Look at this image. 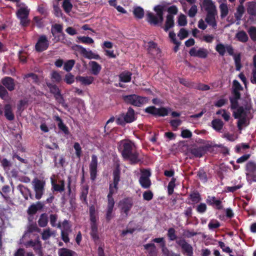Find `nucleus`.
Returning a JSON list of instances; mask_svg holds the SVG:
<instances>
[{"mask_svg": "<svg viewBox=\"0 0 256 256\" xmlns=\"http://www.w3.org/2000/svg\"><path fill=\"white\" fill-rule=\"evenodd\" d=\"M76 252L66 248H61L58 250L59 256H74Z\"/></svg>", "mask_w": 256, "mask_h": 256, "instance_id": "41", "label": "nucleus"}, {"mask_svg": "<svg viewBox=\"0 0 256 256\" xmlns=\"http://www.w3.org/2000/svg\"><path fill=\"white\" fill-rule=\"evenodd\" d=\"M144 246V249L148 251V256H157V250L154 244H147Z\"/></svg>", "mask_w": 256, "mask_h": 256, "instance_id": "29", "label": "nucleus"}, {"mask_svg": "<svg viewBox=\"0 0 256 256\" xmlns=\"http://www.w3.org/2000/svg\"><path fill=\"white\" fill-rule=\"evenodd\" d=\"M44 204L40 202H38L36 204H31L27 210L28 215L33 216L35 214L38 210H42Z\"/></svg>", "mask_w": 256, "mask_h": 256, "instance_id": "21", "label": "nucleus"}, {"mask_svg": "<svg viewBox=\"0 0 256 256\" xmlns=\"http://www.w3.org/2000/svg\"><path fill=\"white\" fill-rule=\"evenodd\" d=\"M153 10L156 14L151 12H147L146 15V20L151 26H160L162 24L164 20V14L165 6L162 4L156 5L154 6Z\"/></svg>", "mask_w": 256, "mask_h": 256, "instance_id": "2", "label": "nucleus"}, {"mask_svg": "<svg viewBox=\"0 0 256 256\" xmlns=\"http://www.w3.org/2000/svg\"><path fill=\"white\" fill-rule=\"evenodd\" d=\"M212 124L214 130L217 132H220L224 126V123L221 120L216 118L212 120Z\"/></svg>", "mask_w": 256, "mask_h": 256, "instance_id": "33", "label": "nucleus"}, {"mask_svg": "<svg viewBox=\"0 0 256 256\" xmlns=\"http://www.w3.org/2000/svg\"><path fill=\"white\" fill-rule=\"evenodd\" d=\"M220 16L222 18H225L228 14V10L227 4L222 3L220 6Z\"/></svg>", "mask_w": 256, "mask_h": 256, "instance_id": "57", "label": "nucleus"}, {"mask_svg": "<svg viewBox=\"0 0 256 256\" xmlns=\"http://www.w3.org/2000/svg\"><path fill=\"white\" fill-rule=\"evenodd\" d=\"M189 198L194 202L197 204L202 200L200 194L198 191H194L189 195Z\"/></svg>", "mask_w": 256, "mask_h": 256, "instance_id": "42", "label": "nucleus"}, {"mask_svg": "<svg viewBox=\"0 0 256 256\" xmlns=\"http://www.w3.org/2000/svg\"><path fill=\"white\" fill-rule=\"evenodd\" d=\"M58 220V216L56 214H50V224L52 227H56L57 226L58 228H61L62 226L60 222H58V224L56 222Z\"/></svg>", "mask_w": 256, "mask_h": 256, "instance_id": "51", "label": "nucleus"}, {"mask_svg": "<svg viewBox=\"0 0 256 256\" xmlns=\"http://www.w3.org/2000/svg\"><path fill=\"white\" fill-rule=\"evenodd\" d=\"M136 94H130L124 96V101L127 103L136 106Z\"/></svg>", "mask_w": 256, "mask_h": 256, "instance_id": "50", "label": "nucleus"}, {"mask_svg": "<svg viewBox=\"0 0 256 256\" xmlns=\"http://www.w3.org/2000/svg\"><path fill=\"white\" fill-rule=\"evenodd\" d=\"M120 149L124 159L129 160L131 164H136L140 161L138 152L134 150L132 144L130 142L122 143Z\"/></svg>", "mask_w": 256, "mask_h": 256, "instance_id": "1", "label": "nucleus"}, {"mask_svg": "<svg viewBox=\"0 0 256 256\" xmlns=\"http://www.w3.org/2000/svg\"><path fill=\"white\" fill-rule=\"evenodd\" d=\"M62 6L66 13L70 12L72 8V4L70 0H64Z\"/></svg>", "mask_w": 256, "mask_h": 256, "instance_id": "54", "label": "nucleus"}, {"mask_svg": "<svg viewBox=\"0 0 256 256\" xmlns=\"http://www.w3.org/2000/svg\"><path fill=\"white\" fill-rule=\"evenodd\" d=\"M248 113L245 112L244 114H242L241 116L236 119H238L237 122V127L238 130H241L242 129V126H248L249 122L246 118Z\"/></svg>", "mask_w": 256, "mask_h": 256, "instance_id": "25", "label": "nucleus"}, {"mask_svg": "<svg viewBox=\"0 0 256 256\" xmlns=\"http://www.w3.org/2000/svg\"><path fill=\"white\" fill-rule=\"evenodd\" d=\"M30 11L28 7H22L16 13L17 18L20 20V24L24 27L28 26L30 23V20L28 19Z\"/></svg>", "mask_w": 256, "mask_h": 256, "instance_id": "8", "label": "nucleus"}, {"mask_svg": "<svg viewBox=\"0 0 256 256\" xmlns=\"http://www.w3.org/2000/svg\"><path fill=\"white\" fill-rule=\"evenodd\" d=\"M51 32L53 36H54L56 33L62 34V36L64 34L62 32V26L60 24H56L52 26Z\"/></svg>", "mask_w": 256, "mask_h": 256, "instance_id": "43", "label": "nucleus"}, {"mask_svg": "<svg viewBox=\"0 0 256 256\" xmlns=\"http://www.w3.org/2000/svg\"><path fill=\"white\" fill-rule=\"evenodd\" d=\"M76 47L78 48V50H80V53L83 54V56L90 60L91 59H95V60H100V56L94 53L92 50L88 51L85 48L80 45H76Z\"/></svg>", "mask_w": 256, "mask_h": 256, "instance_id": "15", "label": "nucleus"}, {"mask_svg": "<svg viewBox=\"0 0 256 256\" xmlns=\"http://www.w3.org/2000/svg\"><path fill=\"white\" fill-rule=\"evenodd\" d=\"M54 120L57 122V125L58 128L62 131L65 134L68 135L70 134L68 127L64 123L58 114L54 115L53 116Z\"/></svg>", "mask_w": 256, "mask_h": 256, "instance_id": "19", "label": "nucleus"}, {"mask_svg": "<svg viewBox=\"0 0 256 256\" xmlns=\"http://www.w3.org/2000/svg\"><path fill=\"white\" fill-rule=\"evenodd\" d=\"M132 73L128 71H124L119 75L120 80L124 82H128L131 81Z\"/></svg>", "mask_w": 256, "mask_h": 256, "instance_id": "32", "label": "nucleus"}, {"mask_svg": "<svg viewBox=\"0 0 256 256\" xmlns=\"http://www.w3.org/2000/svg\"><path fill=\"white\" fill-rule=\"evenodd\" d=\"M2 84L10 91L14 90L15 84L14 80L10 77H6L2 80Z\"/></svg>", "mask_w": 256, "mask_h": 256, "instance_id": "22", "label": "nucleus"}, {"mask_svg": "<svg viewBox=\"0 0 256 256\" xmlns=\"http://www.w3.org/2000/svg\"><path fill=\"white\" fill-rule=\"evenodd\" d=\"M133 14L136 18L142 19L144 16V11L142 7L138 6L134 8Z\"/></svg>", "mask_w": 256, "mask_h": 256, "instance_id": "35", "label": "nucleus"}, {"mask_svg": "<svg viewBox=\"0 0 256 256\" xmlns=\"http://www.w3.org/2000/svg\"><path fill=\"white\" fill-rule=\"evenodd\" d=\"M2 166L4 168V170L8 173L10 170V167L12 166V163L6 158H4L1 160Z\"/></svg>", "mask_w": 256, "mask_h": 256, "instance_id": "61", "label": "nucleus"}, {"mask_svg": "<svg viewBox=\"0 0 256 256\" xmlns=\"http://www.w3.org/2000/svg\"><path fill=\"white\" fill-rule=\"evenodd\" d=\"M206 202L208 206H212L216 210H222L224 208L222 201L214 196H208Z\"/></svg>", "mask_w": 256, "mask_h": 256, "instance_id": "14", "label": "nucleus"}, {"mask_svg": "<svg viewBox=\"0 0 256 256\" xmlns=\"http://www.w3.org/2000/svg\"><path fill=\"white\" fill-rule=\"evenodd\" d=\"M213 147L222 148V145L214 144L212 146L211 144H207L202 146L190 148L188 149V152L194 158H202L207 152H211L212 150Z\"/></svg>", "mask_w": 256, "mask_h": 256, "instance_id": "4", "label": "nucleus"}, {"mask_svg": "<svg viewBox=\"0 0 256 256\" xmlns=\"http://www.w3.org/2000/svg\"><path fill=\"white\" fill-rule=\"evenodd\" d=\"M90 235L96 244H98L100 241V237L98 234V226H90Z\"/></svg>", "mask_w": 256, "mask_h": 256, "instance_id": "26", "label": "nucleus"}, {"mask_svg": "<svg viewBox=\"0 0 256 256\" xmlns=\"http://www.w3.org/2000/svg\"><path fill=\"white\" fill-rule=\"evenodd\" d=\"M4 116L9 120L14 119V116L12 112V107L9 104H6L4 106Z\"/></svg>", "mask_w": 256, "mask_h": 256, "instance_id": "36", "label": "nucleus"}, {"mask_svg": "<svg viewBox=\"0 0 256 256\" xmlns=\"http://www.w3.org/2000/svg\"><path fill=\"white\" fill-rule=\"evenodd\" d=\"M76 80L77 81L80 82L82 85L88 86L94 82V78L92 76H79L76 77Z\"/></svg>", "mask_w": 256, "mask_h": 256, "instance_id": "24", "label": "nucleus"}, {"mask_svg": "<svg viewBox=\"0 0 256 256\" xmlns=\"http://www.w3.org/2000/svg\"><path fill=\"white\" fill-rule=\"evenodd\" d=\"M248 32L251 38V40L256 43V27L251 26L248 30Z\"/></svg>", "mask_w": 256, "mask_h": 256, "instance_id": "55", "label": "nucleus"}, {"mask_svg": "<svg viewBox=\"0 0 256 256\" xmlns=\"http://www.w3.org/2000/svg\"><path fill=\"white\" fill-rule=\"evenodd\" d=\"M234 64L236 66V70L237 71H240L242 67L241 64V54L240 53L235 54L234 56Z\"/></svg>", "mask_w": 256, "mask_h": 256, "instance_id": "49", "label": "nucleus"}, {"mask_svg": "<svg viewBox=\"0 0 256 256\" xmlns=\"http://www.w3.org/2000/svg\"><path fill=\"white\" fill-rule=\"evenodd\" d=\"M46 86L49 88L50 92L54 95V97L61 93L60 90L56 85L50 82H46Z\"/></svg>", "mask_w": 256, "mask_h": 256, "instance_id": "37", "label": "nucleus"}, {"mask_svg": "<svg viewBox=\"0 0 256 256\" xmlns=\"http://www.w3.org/2000/svg\"><path fill=\"white\" fill-rule=\"evenodd\" d=\"M241 94L240 92H234V94H232V96L229 98L230 103V108L232 110H236L240 106H238V100H240Z\"/></svg>", "mask_w": 256, "mask_h": 256, "instance_id": "18", "label": "nucleus"}, {"mask_svg": "<svg viewBox=\"0 0 256 256\" xmlns=\"http://www.w3.org/2000/svg\"><path fill=\"white\" fill-rule=\"evenodd\" d=\"M244 12V8L243 4H240L236 8V12L234 14V16L236 20H240Z\"/></svg>", "mask_w": 256, "mask_h": 256, "instance_id": "47", "label": "nucleus"}, {"mask_svg": "<svg viewBox=\"0 0 256 256\" xmlns=\"http://www.w3.org/2000/svg\"><path fill=\"white\" fill-rule=\"evenodd\" d=\"M89 65L91 68V73L94 76H97L101 70L102 66L95 61H90L89 62Z\"/></svg>", "mask_w": 256, "mask_h": 256, "instance_id": "30", "label": "nucleus"}, {"mask_svg": "<svg viewBox=\"0 0 256 256\" xmlns=\"http://www.w3.org/2000/svg\"><path fill=\"white\" fill-rule=\"evenodd\" d=\"M188 36V31L184 28H181L178 34V36L180 40H182L187 38Z\"/></svg>", "mask_w": 256, "mask_h": 256, "instance_id": "64", "label": "nucleus"}, {"mask_svg": "<svg viewBox=\"0 0 256 256\" xmlns=\"http://www.w3.org/2000/svg\"><path fill=\"white\" fill-rule=\"evenodd\" d=\"M176 244L180 247L183 254L186 256H193V248L184 238H179L176 240Z\"/></svg>", "mask_w": 256, "mask_h": 256, "instance_id": "9", "label": "nucleus"}, {"mask_svg": "<svg viewBox=\"0 0 256 256\" xmlns=\"http://www.w3.org/2000/svg\"><path fill=\"white\" fill-rule=\"evenodd\" d=\"M148 46V54H150L153 58H155L156 56L161 52L160 48L158 47L157 44L153 41L149 42Z\"/></svg>", "mask_w": 256, "mask_h": 256, "instance_id": "17", "label": "nucleus"}, {"mask_svg": "<svg viewBox=\"0 0 256 256\" xmlns=\"http://www.w3.org/2000/svg\"><path fill=\"white\" fill-rule=\"evenodd\" d=\"M139 182L141 186L145 189L150 188L152 185L150 180L144 177L140 178Z\"/></svg>", "mask_w": 256, "mask_h": 256, "instance_id": "40", "label": "nucleus"}, {"mask_svg": "<svg viewBox=\"0 0 256 256\" xmlns=\"http://www.w3.org/2000/svg\"><path fill=\"white\" fill-rule=\"evenodd\" d=\"M167 236L170 240H176H176H178L176 234V231L173 228H170L168 229Z\"/></svg>", "mask_w": 256, "mask_h": 256, "instance_id": "48", "label": "nucleus"}, {"mask_svg": "<svg viewBox=\"0 0 256 256\" xmlns=\"http://www.w3.org/2000/svg\"><path fill=\"white\" fill-rule=\"evenodd\" d=\"M189 54L192 56L205 58L208 56V52L204 48H200L197 50L195 48H192L189 51Z\"/></svg>", "mask_w": 256, "mask_h": 256, "instance_id": "16", "label": "nucleus"}, {"mask_svg": "<svg viewBox=\"0 0 256 256\" xmlns=\"http://www.w3.org/2000/svg\"><path fill=\"white\" fill-rule=\"evenodd\" d=\"M54 98L56 100V102L59 104H60L64 108H68V105L66 102V101L61 93L58 94V96H55V97Z\"/></svg>", "mask_w": 256, "mask_h": 256, "instance_id": "56", "label": "nucleus"}, {"mask_svg": "<svg viewBox=\"0 0 256 256\" xmlns=\"http://www.w3.org/2000/svg\"><path fill=\"white\" fill-rule=\"evenodd\" d=\"M148 102V98L145 96H141L136 94V106L140 107Z\"/></svg>", "mask_w": 256, "mask_h": 256, "instance_id": "45", "label": "nucleus"}, {"mask_svg": "<svg viewBox=\"0 0 256 256\" xmlns=\"http://www.w3.org/2000/svg\"><path fill=\"white\" fill-rule=\"evenodd\" d=\"M59 183L53 184V188L54 191L62 192L64 190V180H60Z\"/></svg>", "mask_w": 256, "mask_h": 256, "instance_id": "53", "label": "nucleus"}, {"mask_svg": "<svg viewBox=\"0 0 256 256\" xmlns=\"http://www.w3.org/2000/svg\"><path fill=\"white\" fill-rule=\"evenodd\" d=\"M216 12H207L206 18H205L206 22L210 26L214 28L216 26Z\"/></svg>", "mask_w": 256, "mask_h": 256, "instance_id": "20", "label": "nucleus"}, {"mask_svg": "<svg viewBox=\"0 0 256 256\" xmlns=\"http://www.w3.org/2000/svg\"><path fill=\"white\" fill-rule=\"evenodd\" d=\"M216 50L222 56L224 55L226 51V46H225L222 44L220 43L216 44Z\"/></svg>", "mask_w": 256, "mask_h": 256, "instance_id": "59", "label": "nucleus"}, {"mask_svg": "<svg viewBox=\"0 0 256 256\" xmlns=\"http://www.w3.org/2000/svg\"><path fill=\"white\" fill-rule=\"evenodd\" d=\"M18 188L25 200H28V196H30L31 199H34L33 196L31 194V192L28 188L21 184H19Z\"/></svg>", "mask_w": 256, "mask_h": 256, "instance_id": "23", "label": "nucleus"}, {"mask_svg": "<svg viewBox=\"0 0 256 256\" xmlns=\"http://www.w3.org/2000/svg\"><path fill=\"white\" fill-rule=\"evenodd\" d=\"M133 205L132 199L130 197L125 198L120 202L121 212L124 214L126 216L128 215Z\"/></svg>", "mask_w": 256, "mask_h": 256, "instance_id": "10", "label": "nucleus"}, {"mask_svg": "<svg viewBox=\"0 0 256 256\" xmlns=\"http://www.w3.org/2000/svg\"><path fill=\"white\" fill-rule=\"evenodd\" d=\"M75 64V60H70L66 61L64 66V70L66 71L69 72L73 68Z\"/></svg>", "mask_w": 256, "mask_h": 256, "instance_id": "58", "label": "nucleus"}, {"mask_svg": "<svg viewBox=\"0 0 256 256\" xmlns=\"http://www.w3.org/2000/svg\"><path fill=\"white\" fill-rule=\"evenodd\" d=\"M174 26V16L171 14H168L166 16L165 24L164 30L168 32L170 29L172 28Z\"/></svg>", "mask_w": 256, "mask_h": 256, "instance_id": "27", "label": "nucleus"}, {"mask_svg": "<svg viewBox=\"0 0 256 256\" xmlns=\"http://www.w3.org/2000/svg\"><path fill=\"white\" fill-rule=\"evenodd\" d=\"M14 256H34V255L32 252L26 253L24 248H19L14 254Z\"/></svg>", "mask_w": 256, "mask_h": 256, "instance_id": "52", "label": "nucleus"}, {"mask_svg": "<svg viewBox=\"0 0 256 256\" xmlns=\"http://www.w3.org/2000/svg\"><path fill=\"white\" fill-rule=\"evenodd\" d=\"M202 7L207 12H216V7L212 0H204Z\"/></svg>", "mask_w": 256, "mask_h": 256, "instance_id": "28", "label": "nucleus"}, {"mask_svg": "<svg viewBox=\"0 0 256 256\" xmlns=\"http://www.w3.org/2000/svg\"><path fill=\"white\" fill-rule=\"evenodd\" d=\"M88 192V186H84L82 187L80 196V199L83 202L87 204V196Z\"/></svg>", "mask_w": 256, "mask_h": 256, "instance_id": "46", "label": "nucleus"}, {"mask_svg": "<svg viewBox=\"0 0 256 256\" xmlns=\"http://www.w3.org/2000/svg\"><path fill=\"white\" fill-rule=\"evenodd\" d=\"M49 42L46 36L45 35H41L35 45V49L38 52H42L47 50Z\"/></svg>", "mask_w": 256, "mask_h": 256, "instance_id": "11", "label": "nucleus"}, {"mask_svg": "<svg viewBox=\"0 0 256 256\" xmlns=\"http://www.w3.org/2000/svg\"><path fill=\"white\" fill-rule=\"evenodd\" d=\"M176 178H172L168 183V192L169 195L172 194L174 192V190L176 186Z\"/></svg>", "mask_w": 256, "mask_h": 256, "instance_id": "60", "label": "nucleus"}, {"mask_svg": "<svg viewBox=\"0 0 256 256\" xmlns=\"http://www.w3.org/2000/svg\"><path fill=\"white\" fill-rule=\"evenodd\" d=\"M112 176L113 181L110 183L109 192L107 198L108 202H115L112 196L118 192V184L120 180V168L118 164H116L113 170Z\"/></svg>", "mask_w": 256, "mask_h": 256, "instance_id": "3", "label": "nucleus"}, {"mask_svg": "<svg viewBox=\"0 0 256 256\" xmlns=\"http://www.w3.org/2000/svg\"><path fill=\"white\" fill-rule=\"evenodd\" d=\"M98 164V157L96 155L92 154V160L89 166L90 179L92 181H94L96 178Z\"/></svg>", "mask_w": 256, "mask_h": 256, "instance_id": "13", "label": "nucleus"}, {"mask_svg": "<svg viewBox=\"0 0 256 256\" xmlns=\"http://www.w3.org/2000/svg\"><path fill=\"white\" fill-rule=\"evenodd\" d=\"M34 188L36 192L35 198L36 200H40L42 198L44 192L45 182L38 179L34 180Z\"/></svg>", "mask_w": 256, "mask_h": 256, "instance_id": "12", "label": "nucleus"}, {"mask_svg": "<svg viewBox=\"0 0 256 256\" xmlns=\"http://www.w3.org/2000/svg\"><path fill=\"white\" fill-rule=\"evenodd\" d=\"M246 170L250 174H254L256 172V164L252 161L248 162L246 166Z\"/></svg>", "mask_w": 256, "mask_h": 256, "instance_id": "44", "label": "nucleus"}, {"mask_svg": "<svg viewBox=\"0 0 256 256\" xmlns=\"http://www.w3.org/2000/svg\"><path fill=\"white\" fill-rule=\"evenodd\" d=\"M136 120L134 116V110L132 108H129L126 113H122L116 118L117 124L124 126L126 124L131 123Z\"/></svg>", "mask_w": 256, "mask_h": 256, "instance_id": "5", "label": "nucleus"}, {"mask_svg": "<svg viewBox=\"0 0 256 256\" xmlns=\"http://www.w3.org/2000/svg\"><path fill=\"white\" fill-rule=\"evenodd\" d=\"M171 109L169 108L160 107L156 108L154 106H150L146 108L144 112L155 117L165 116L168 114Z\"/></svg>", "mask_w": 256, "mask_h": 256, "instance_id": "7", "label": "nucleus"}, {"mask_svg": "<svg viewBox=\"0 0 256 256\" xmlns=\"http://www.w3.org/2000/svg\"><path fill=\"white\" fill-rule=\"evenodd\" d=\"M38 222L40 227L44 228L46 226L48 223V214L46 213L41 214Z\"/></svg>", "mask_w": 256, "mask_h": 256, "instance_id": "38", "label": "nucleus"}, {"mask_svg": "<svg viewBox=\"0 0 256 256\" xmlns=\"http://www.w3.org/2000/svg\"><path fill=\"white\" fill-rule=\"evenodd\" d=\"M248 13L252 16H256V4L254 2H250L248 3Z\"/></svg>", "mask_w": 256, "mask_h": 256, "instance_id": "39", "label": "nucleus"}, {"mask_svg": "<svg viewBox=\"0 0 256 256\" xmlns=\"http://www.w3.org/2000/svg\"><path fill=\"white\" fill-rule=\"evenodd\" d=\"M237 40L242 42H246L248 40V37L246 32L244 30H240L236 34Z\"/></svg>", "mask_w": 256, "mask_h": 256, "instance_id": "34", "label": "nucleus"}, {"mask_svg": "<svg viewBox=\"0 0 256 256\" xmlns=\"http://www.w3.org/2000/svg\"><path fill=\"white\" fill-rule=\"evenodd\" d=\"M252 108V100L250 96H246L242 98V106H240L236 110L233 112L234 118H237L245 112H250Z\"/></svg>", "mask_w": 256, "mask_h": 256, "instance_id": "6", "label": "nucleus"}, {"mask_svg": "<svg viewBox=\"0 0 256 256\" xmlns=\"http://www.w3.org/2000/svg\"><path fill=\"white\" fill-rule=\"evenodd\" d=\"M178 24L180 26H185L187 24V20L186 16L184 14H181L178 20Z\"/></svg>", "mask_w": 256, "mask_h": 256, "instance_id": "63", "label": "nucleus"}, {"mask_svg": "<svg viewBox=\"0 0 256 256\" xmlns=\"http://www.w3.org/2000/svg\"><path fill=\"white\" fill-rule=\"evenodd\" d=\"M115 202H108L106 214V219L108 222H109L113 218L112 211Z\"/></svg>", "mask_w": 256, "mask_h": 256, "instance_id": "31", "label": "nucleus"}, {"mask_svg": "<svg viewBox=\"0 0 256 256\" xmlns=\"http://www.w3.org/2000/svg\"><path fill=\"white\" fill-rule=\"evenodd\" d=\"M78 39L81 42L85 44H91L94 42V40L89 36H78Z\"/></svg>", "mask_w": 256, "mask_h": 256, "instance_id": "62", "label": "nucleus"}]
</instances>
